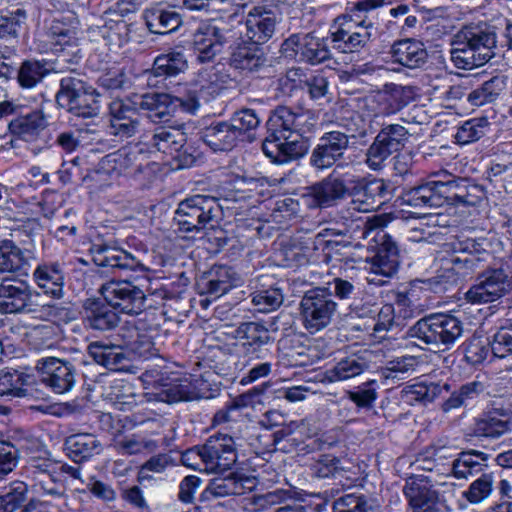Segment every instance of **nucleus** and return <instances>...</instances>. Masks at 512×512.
<instances>
[{
  "label": "nucleus",
  "mask_w": 512,
  "mask_h": 512,
  "mask_svg": "<svg viewBox=\"0 0 512 512\" xmlns=\"http://www.w3.org/2000/svg\"><path fill=\"white\" fill-rule=\"evenodd\" d=\"M280 22L278 13L256 5L248 11L244 21L234 14L202 22L192 35V49L200 63H209L240 39L259 46L267 43Z\"/></svg>",
  "instance_id": "1"
},
{
  "label": "nucleus",
  "mask_w": 512,
  "mask_h": 512,
  "mask_svg": "<svg viewBox=\"0 0 512 512\" xmlns=\"http://www.w3.org/2000/svg\"><path fill=\"white\" fill-rule=\"evenodd\" d=\"M314 125L311 111L277 106L267 121V136L262 142L263 153L277 164L302 158L310 148L304 134L310 132Z\"/></svg>",
  "instance_id": "2"
},
{
  "label": "nucleus",
  "mask_w": 512,
  "mask_h": 512,
  "mask_svg": "<svg viewBox=\"0 0 512 512\" xmlns=\"http://www.w3.org/2000/svg\"><path fill=\"white\" fill-rule=\"evenodd\" d=\"M481 186L466 178L443 174L441 179L429 180L411 188L404 194V201L414 208H437L445 203L475 206L483 198Z\"/></svg>",
  "instance_id": "3"
},
{
  "label": "nucleus",
  "mask_w": 512,
  "mask_h": 512,
  "mask_svg": "<svg viewBox=\"0 0 512 512\" xmlns=\"http://www.w3.org/2000/svg\"><path fill=\"white\" fill-rule=\"evenodd\" d=\"M497 28L486 22L463 26L451 39L450 57L458 69L471 70L496 55Z\"/></svg>",
  "instance_id": "4"
},
{
  "label": "nucleus",
  "mask_w": 512,
  "mask_h": 512,
  "mask_svg": "<svg viewBox=\"0 0 512 512\" xmlns=\"http://www.w3.org/2000/svg\"><path fill=\"white\" fill-rule=\"evenodd\" d=\"M463 334V323L456 316L433 313L419 319L408 328L406 337L429 351L449 350Z\"/></svg>",
  "instance_id": "5"
},
{
  "label": "nucleus",
  "mask_w": 512,
  "mask_h": 512,
  "mask_svg": "<svg viewBox=\"0 0 512 512\" xmlns=\"http://www.w3.org/2000/svg\"><path fill=\"white\" fill-rule=\"evenodd\" d=\"M222 218L223 209L218 198L196 194L179 202L173 221L179 232L195 236L215 227Z\"/></svg>",
  "instance_id": "6"
},
{
  "label": "nucleus",
  "mask_w": 512,
  "mask_h": 512,
  "mask_svg": "<svg viewBox=\"0 0 512 512\" xmlns=\"http://www.w3.org/2000/svg\"><path fill=\"white\" fill-rule=\"evenodd\" d=\"M350 121L351 123L346 125L347 132L334 130L324 133L318 139L309 158V163L314 169L323 171L331 168L336 162L344 158L351 138H365L367 136L361 115H352Z\"/></svg>",
  "instance_id": "7"
},
{
  "label": "nucleus",
  "mask_w": 512,
  "mask_h": 512,
  "mask_svg": "<svg viewBox=\"0 0 512 512\" xmlns=\"http://www.w3.org/2000/svg\"><path fill=\"white\" fill-rule=\"evenodd\" d=\"M99 96V92L85 82L79 73L70 70V73L60 80L56 102L77 117L95 118L101 109Z\"/></svg>",
  "instance_id": "8"
},
{
  "label": "nucleus",
  "mask_w": 512,
  "mask_h": 512,
  "mask_svg": "<svg viewBox=\"0 0 512 512\" xmlns=\"http://www.w3.org/2000/svg\"><path fill=\"white\" fill-rule=\"evenodd\" d=\"M378 35V27L373 21L368 19L356 20L350 15L337 16L330 30L332 46L341 53L366 51Z\"/></svg>",
  "instance_id": "9"
},
{
  "label": "nucleus",
  "mask_w": 512,
  "mask_h": 512,
  "mask_svg": "<svg viewBox=\"0 0 512 512\" xmlns=\"http://www.w3.org/2000/svg\"><path fill=\"white\" fill-rule=\"evenodd\" d=\"M487 244L484 238L455 239L442 246L437 259L440 263L449 264L462 281L486 261L489 256Z\"/></svg>",
  "instance_id": "10"
},
{
  "label": "nucleus",
  "mask_w": 512,
  "mask_h": 512,
  "mask_svg": "<svg viewBox=\"0 0 512 512\" xmlns=\"http://www.w3.org/2000/svg\"><path fill=\"white\" fill-rule=\"evenodd\" d=\"M245 442L242 425L237 431L232 430V434L218 433L209 437L198 449L204 470L209 473H222L231 469L237 462L238 449L243 447Z\"/></svg>",
  "instance_id": "11"
},
{
  "label": "nucleus",
  "mask_w": 512,
  "mask_h": 512,
  "mask_svg": "<svg viewBox=\"0 0 512 512\" xmlns=\"http://www.w3.org/2000/svg\"><path fill=\"white\" fill-rule=\"evenodd\" d=\"M337 312L338 304L327 287H316L306 291L300 301L302 323L311 334L328 327Z\"/></svg>",
  "instance_id": "12"
},
{
  "label": "nucleus",
  "mask_w": 512,
  "mask_h": 512,
  "mask_svg": "<svg viewBox=\"0 0 512 512\" xmlns=\"http://www.w3.org/2000/svg\"><path fill=\"white\" fill-rule=\"evenodd\" d=\"M280 53L286 59L309 65H319L332 58L327 38L315 32L291 34L282 42Z\"/></svg>",
  "instance_id": "13"
},
{
  "label": "nucleus",
  "mask_w": 512,
  "mask_h": 512,
  "mask_svg": "<svg viewBox=\"0 0 512 512\" xmlns=\"http://www.w3.org/2000/svg\"><path fill=\"white\" fill-rule=\"evenodd\" d=\"M408 130L400 124L383 125L365 153V164L373 171L384 168L386 161L401 151L409 139Z\"/></svg>",
  "instance_id": "14"
},
{
  "label": "nucleus",
  "mask_w": 512,
  "mask_h": 512,
  "mask_svg": "<svg viewBox=\"0 0 512 512\" xmlns=\"http://www.w3.org/2000/svg\"><path fill=\"white\" fill-rule=\"evenodd\" d=\"M348 174L342 175L335 170L321 181L306 187L302 200L307 207L330 208L345 199L350 193Z\"/></svg>",
  "instance_id": "15"
},
{
  "label": "nucleus",
  "mask_w": 512,
  "mask_h": 512,
  "mask_svg": "<svg viewBox=\"0 0 512 512\" xmlns=\"http://www.w3.org/2000/svg\"><path fill=\"white\" fill-rule=\"evenodd\" d=\"M99 291L112 308L122 313L139 314L146 308V294L142 285L131 280L108 281Z\"/></svg>",
  "instance_id": "16"
},
{
  "label": "nucleus",
  "mask_w": 512,
  "mask_h": 512,
  "mask_svg": "<svg viewBox=\"0 0 512 512\" xmlns=\"http://www.w3.org/2000/svg\"><path fill=\"white\" fill-rule=\"evenodd\" d=\"M40 293L19 278L6 277L0 282V312L4 314L33 313L37 311Z\"/></svg>",
  "instance_id": "17"
},
{
  "label": "nucleus",
  "mask_w": 512,
  "mask_h": 512,
  "mask_svg": "<svg viewBox=\"0 0 512 512\" xmlns=\"http://www.w3.org/2000/svg\"><path fill=\"white\" fill-rule=\"evenodd\" d=\"M512 282L503 268H488L481 272L475 283L465 293V299L471 304L492 303L505 296Z\"/></svg>",
  "instance_id": "18"
},
{
  "label": "nucleus",
  "mask_w": 512,
  "mask_h": 512,
  "mask_svg": "<svg viewBox=\"0 0 512 512\" xmlns=\"http://www.w3.org/2000/svg\"><path fill=\"white\" fill-rule=\"evenodd\" d=\"M41 382L53 392L63 394L76 384V368L72 362L57 357H43L36 363Z\"/></svg>",
  "instance_id": "19"
},
{
  "label": "nucleus",
  "mask_w": 512,
  "mask_h": 512,
  "mask_svg": "<svg viewBox=\"0 0 512 512\" xmlns=\"http://www.w3.org/2000/svg\"><path fill=\"white\" fill-rule=\"evenodd\" d=\"M351 208L359 212H370L390 199L389 185L382 179L365 182L363 179H350Z\"/></svg>",
  "instance_id": "20"
},
{
  "label": "nucleus",
  "mask_w": 512,
  "mask_h": 512,
  "mask_svg": "<svg viewBox=\"0 0 512 512\" xmlns=\"http://www.w3.org/2000/svg\"><path fill=\"white\" fill-rule=\"evenodd\" d=\"M93 262L100 267L120 271L149 272V268L135 255L107 244H93L90 248Z\"/></svg>",
  "instance_id": "21"
},
{
  "label": "nucleus",
  "mask_w": 512,
  "mask_h": 512,
  "mask_svg": "<svg viewBox=\"0 0 512 512\" xmlns=\"http://www.w3.org/2000/svg\"><path fill=\"white\" fill-rule=\"evenodd\" d=\"M403 494L412 512H441L438 492L426 476L409 477L403 487Z\"/></svg>",
  "instance_id": "22"
},
{
  "label": "nucleus",
  "mask_w": 512,
  "mask_h": 512,
  "mask_svg": "<svg viewBox=\"0 0 512 512\" xmlns=\"http://www.w3.org/2000/svg\"><path fill=\"white\" fill-rule=\"evenodd\" d=\"M256 484L255 477L238 472L231 473L226 477L214 478L200 494L199 501L208 503L230 495H242L246 491H252Z\"/></svg>",
  "instance_id": "23"
},
{
  "label": "nucleus",
  "mask_w": 512,
  "mask_h": 512,
  "mask_svg": "<svg viewBox=\"0 0 512 512\" xmlns=\"http://www.w3.org/2000/svg\"><path fill=\"white\" fill-rule=\"evenodd\" d=\"M138 101L115 99L109 104L111 134L121 138L135 135L140 126Z\"/></svg>",
  "instance_id": "24"
},
{
  "label": "nucleus",
  "mask_w": 512,
  "mask_h": 512,
  "mask_svg": "<svg viewBox=\"0 0 512 512\" xmlns=\"http://www.w3.org/2000/svg\"><path fill=\"white\" fill-rule=\"evenodd\" d=\"M106 301L88 298L83 302L81 319L86 330L108 332L114 330L120 317Z\"/></svg>",
  "instance_id": "25"
},
{
  "label": "nucleus",
  "mask_w": 512,
  "mask_h": 512,
  "mask_svg": "<svg viewBox=\"0 0 512 512\" xmlns=\"http://www.w3.org/2000/svg\"><path fill=\"white\" fill-rule=\"evenodd\" d=\"M238 352L249 358H260L265 346L273 342L269 330L258 322L241 323L235 330Z\"/></svg>",
  "instance_id": "26"
},
{
  "label": "nucleus",
  "mask_w": 512,
  "mask_h": 512,
  "mask_svg": "<svg viewBox=\"0 0 512 512\" xmlns=\"http://www.w3.org/2000/svg\"><path fill=\"white\" fill-rule=\"evenodd\" d=\"M34 491L47 497H64L66 492L65 476L54 463L43 462L32 467Z\"/></svg>",
  "instance_id": "27"
},
{
  "label": "nucleus",
  "mask_w": 512,
  "mask_h": 512,
  "mask_svg": "<svg viewBox=\"0 0 512 512\" xmlns=\"http://www.w3.org/2000/svg\"><path fill=\"white\" fill-rule=\"evenodd\" d=\"M186 68L187 60L183 52L171 50L160 54L155 58L151 70L146 71L147 84L151 87H160L168 77H175Z\"/></svg>",
  "instance_id": "28"
},
{
  "label": "nucleus",
  "mask_w": 512,
  "mask_h": 512,
  "mask_svg": "<svg viewBox=\"0 0 512 512\" xmlns=\"http://www.w3.org/2000/svg\"><path fill=\"white\" fill-rule=\"evenodd\" d=\"M118 336L121 338L123 349L128 355V362L131 358L147 360L158 355L152 337L141 332L134 325L121 327Z\"/></svg>",
  "instance_id": "29"
},
{
  "label": "nucleus",
  "mask_w": 512,
  "mask_h": 512,
  "mask_svg": "<svg viewBox=\"0 0 512 512\" xmlns=\"http://www.w3.org/2000/svg\"><path fill=\"white\" fill-rule=\"evenodd\" d=\"M36 286L46 296L60 299L64 295L65 273L63 266L58 262H43L32 273Z\"/></svg>",
  "instance_id": "30"
},
{
  "label": "nucleus",
  "mask_w": 512,
  "mask_h": 512,
  "mask_svg": "<svg viewBox=\"0 0 512 512\" xmlns=\"http://www.w3.org/2000/svg\"><path fill=\"white\" fill-rule=\"evenodd\" d=\"M375 238L377 250L372 261L375 272L384 276H392L400 264L399 248L392 237L384 231H378Z\"/></svg>",
  "instance_id": "31"
},
{
  "label": "nucleus",
  "mask_w": 512,
  "mask_h": 512,
  "mask_svg": "<svg viewBox=\"0 0 512 512\" xmlns=\"http://www.w3.org/2000/svg\"><path fill=\"white\" fill-rule=\"evenodd\" d=\"M239 44L231 53L229 65L236 70L244 73L258 72L267 66V55L263 48L256 44H251L245 39H241Z\"/></svg>",
  "instance_id": "32"
},
{
  "label": "nucleus",
  "mask_w": 512,
  "mask_h": 512,
  "mask_svg": "<svg viewBox=\"0 0 512 512\" xmlns=\"http://www.w3.org/2000/svg\"><path fill=\"white\" fill-rule=\"evenodd\" d=\"M87 353L93 361L107 369L121 371L128 368V355L120 345L94 341L88 344Z\"/></svg>",
  "instance_id": "33"
},
{
  "label": "nucleus",
  "mask_w": 512,
  "mask_h": 512,
  "mask_svg": "<svg viewBox=\"0 0 512 512\" xmlns=\"http://www.w3.org/2000/svg\"><path fill=\"white\" fill-rule=\"evenodd\" d=\"M50 43L60 53V59L75 63L80 58L76 32L60 22H54L48 29Z\"/></svg>",
  "instance_id": "34"
},
{
  "label": "nucleus",
  "mask_w": 512,
  "mask_h": 512,
  "mask_svg": "<svg viewBox=\"0 0 512 512\" xmlns=\"http://www.w3.org/2000/svg\"><path fill=\"white\" fill-rule=\"evenodd\" d=\"M143 17L149 31L155 34L173 32L182 24V17L178 12L161 4L146 8Z\"/></svg>",
  "instance_id": "35"
},
{
  "label": "nucleus",
  "mask_w": 512,
  "mask_h": 512,
  "mask_svg": "<svg viewBox=\"0 0 512 512\" xmlns=\"http://www.w3.org/2000/svg\"><path fill=\"white\" fill-rule=\"evenodd\" d=\"M391 54L394 62L409 69L423 66L428 58L427 50L421 41L403 39L393 44Z\"/></svg>",
  "instance_id": "36"
},
{
  "label": "nucleus",
  "mask_w": 512,
  "mask_h": 512,
  "mask_svg": "<svg viewBox=\"0 0 512 512\" xmlns=\"http://www.w3.org/2000/svg\"><path fill=\"white\" fill-rule=\"evenodd\" d=\"M138 106L147 111V117L154 123L165 122L175 112V100L168 93H146L139 97Z\"/></svg>",
  "instance_id": "37"
},
{
  "label": "nucleus",
  "mask_w": 512,
  "mask_h": 512,
  "mask_svg": "<svg viewBox=\"0 0 512 512\" xmlns=\"http://www.w3.org/2000/svg\"><path fill=\"white\" fill-rule=\"evenodd\" d=\"M62 68L52 65L45 60H24L17 70V82L23 89L36 87L51 72H63Z\"/></svg>",
  "instance_id": "38"
},
{
  "label": "nucleus",
  "mask_w": 512,
  "mask_h": 512,
  "mask_svg": "<svg viewBox=\"0 0 512 512\" xmlns=\"http://www.w3.org/2000/svg\"><path fill=\"white\" fill-rule=\"evenodd\" d=\"M186 133L180 126H159L153 130L149 146L167 155H174L184 147Z\"/></svg>",
  "instance_id": "39"
},
{
  "label": "nucleus",
  "mask_w": 512,
  "mask_h": 512,
  "mask_svg": "<svg viewBox=\"0 0 512 512\" xmlns=\"http://www.w3.org/2000/svg\"><path fill=\"white\" fill-rule=\"evenodd\" d=\"M201 139L214 151H230L240 140L229 121L206 127L201 132Z\"/></svg>",
  "instance_id": "40"
},
{
  "label": "nucleus",
  "mask_w": 512,
  "mask_h": 512,
  "mask_svg": "<svg viewBox=\"0 0 512 512\" xmlns=\"http://www.w3.org/2000/svg\"><path fill=\"white\" fill-rule=\"evenodd\" d=\"M47 126L44 113L41 110H32L12 119L9 131L25 141L34 140Z\"/></svg>",
  "instance_id": "41"
},
{
  "label": "nucleus",
  "mask_w": 512,
  "mask_h": 512,
  "mask_svg": "<svg viewBox=\"0 0 512 512\" xmlns=\"http://www.w3.org/2000/svg\"><path fill=\"white\" fill-rule=\"evenodd\" d=\"M487 459L488 455L478 450L462 451L452 462L451 474L456 479H468L486 468Z\"/></svg>",
  "instance_id": "42"
},
{
  "label": "nucleus",
  "mask_w": 512,
  "mask_h": 512,
  "mask_svg": "<svg viewBox=\"0 0 512 512\" xmlns=\"http://www.w3.org/2000/svg\"><path fill=\"white\" fill-rule=\"evenodd\" d=\"M29 267V258L25 251L12 240L6 239L0 242V273L27 275Z\"/></svg>",
  "instance_id": "43"
},
{
  "label": "nucleus",
  "mask_w": 512,
  "mask_h": 512,
  "mask_svg": "<svg viewBox=\"0 0 512 512\" xmlns=\"http://www.w3.org/2000/svg\"><path fill=\"white\" fill-rule=\"evenodd\" d=\"M512 424L506 414L491 411L477 419L473 432L477 437L498 439L511 431Z\"/></svg>",
  "instance_id": "44"
},
{
  "label": "nucleus",
  "mask_w": 512,
  "mask_h": 512,
  "mask_svg": "<svg viewBox=\"0 0 512 512\" xmlns=\"http://www.w3.org/2000/svg\"><path fill=\"white\" fill-rule=\"evenodd\" d=\"M101 444L95 435L89 433L73 434L65 440L67 455L76 463L88 460L100 451Z\"/></svg>",
  "instance_id": "45"
},
{
  "label": "nucleus",
  "mask_w": 512,
  "mask_h": 512,
  "mask_svg": "<svg viewBox=\"0 0 512 512\" xmlns=\"http://www.w3.org/2000/svg\"><path fill=\"white\" fill-rule=\"evenodd\" d=\"M32 383V376L22 370L4 368L0 370V396L22 398L28 394L27 386Z\"/></svg>",
  "instance_id": "46"
},
{
  "label": "nucleus",
  "mask_w": 512,
  "mask_h": 512,
  "mask_svg": "<svg viewBox=\"0 0 512 512\" xmlns=\"http://www.w3.org/2000/svg\"><path fill=\"white\" fill-rule=\"evenodd\" d=\"M413 90L409 86L387 84L378 94V103L384 115H392L400 111L412 100Z\"/></svg>",
  "instance_id": "47"
},
{
  "label": "nucleus",
  "mask_w": 512,
  "mask_h": 512,
  "mask_svg": "<svg viewBox=\"0 0 512 512\" xmlns=\"http://www.w3.org/2000/svg\"><path fill=\"white\" fill-rule=\"evenodd\" d=\"M370 368V362L363 356H349L338 361L325 371L328 382L345 381L354 378Z\"/></svg>",
  "instance_id": "48"
},
{
  "label": "nucleus",
  "mask_w": 512,
  "mask_h": 512,
  "mask_svg": "<svg viewBox=\"0 0 512 512\" xmlns=\"http://www.w3.org/2000/svg\"><path fill=\"white\" fill-rule=\"evenodd\" d=\"M28 488L24 482L16 481L0 493V512H15L22 508L27 498Z\"/></svg>",
  "instance_id": "49"
},
{
  "label": "nucleus",
  "mask_w": 512,
  "mask_h": 512,
  "mask_svg": "<svg viewBox=\"0 0 512 512\" xmlns=\"http://www.w3.org/2000/svg\"><path fill=\"white\" fill-rule=\"evenodd\" d=\"M439 392L440 388L438 384L430 383L427 385L425 383H417L403 388L401 398L409 405H414L418 402L428 403L432 402Z\"/></svg>",
  "instance_id": "50"
},
{
  "label": "nucleus",
  "mask_w": 512,
  "mask_h": 512,
  "mask_svg": "<svg viewBox=\"0 0 512 512\" xmlns=\"http://www.w3.org/2000/svg\"><path fill=\"white\" fill-rule=\"evenodd\" d=\"M494 477L491 473H483L474 480L462 496L471 504H479L490 497L493 492Z\"/></svg>",
  "instance_id": "51"
},
{
  "label": "nucleus",
  "mask_w": 512,
  "mask_h": 512,
  "mask_svg": "<svg viewBox=\"0 0 512 512\" xmlns=\"http://www.w3.org/2000/svg\"><path fill=\"white\" fill-rule=\"evenodd\" d=\"M252 303L260 312L274 311L281 306L284 300L282 290L278 287H269L252 293Z\"/></svg>",
  "instance_id": "52"
},
{
  "label": "nucleus",
  "mask_w": 512,
  "mask_h": 512,
  "mask_svg": "<svg viewBox=\"0 0 512 512\" xmlns=\"http://www.w3.org/2000/svg\"><path fill=\"white\" fill-rule=\"evenodd\" d=\"M484 391V386L479 381H472L463 384L457 391H454L443 404L445 411L458 408L467 400L475 399Z\"/></svg>",
  "instance_id": "53"
},
{
  "label": "nucleus",
  "mask_w": 512,
  "mask_h": 512,
  "mask_svg": "<svg viewBox=\"0 0 512 512\" xmlns=\"http://www.w3.org/2000/svg\"><path fill=\"white\" fill-rule=\"evenodd\" d=\"M240 417V404L238 402H234L231 405L218 410L213 417L212 423L213 425L229 424L228 434H232V430L237 431L239 426L242 425L245 437L247 438L248 425L245 421L239 420Z\"/></svg>",
  "instance_id": "54"
},
{
  "label": "nucleus",
  "mask_w": 512,
  "mask_h": 512,
  "mask_svg": "<svg viewBox=\"0 0 512 512\" xmlns=\"http://www.w3.org/2000/svg\"><path fill=\"white\" fill-rule=\"evenodd\" d=\"M27 12L23 8H17L8 12L0 20V35L17 37L26 29Z\"/></svg>",
  "instance_id": "55"
},
{
  "label": "nucleus",
  "mask_w": 512,
  "mask_h": 512,
  "mask_svg": "<svg viewBox=\"0 0 512 512\" xmlns=\"http://www.w3.org/2000/svg\"><path fill=\"white\" fill-rule=\"evenodd\" d=\"M98 84L102 89L112 94L128 89L131 86V81L123 69L113 68L101 74L98 78Z\"/></svg>",
  "instance_id": "56"
},
{
  "label": "nucleus",
  "mask_w": 512,
  "mask_h": 512,
  "mask_svg": "<svg viewBox=\"0 0 512 512\" xmlns=\"http://www.w3.org/2000/svg\"><path fill=\"white\" fill-rule=\"evenodd\" d=\"M489 344L495 357H512V323L501 326Z\"/></svg>",
  "instance_id": "57"
},
{
  "label": "nucleus",
  "mask_w": 512,
  "mask_h": 512,
  "mask_svg": "<svg viewBox=\"0 0 512 512\" xmlns=\"http://www.w3.org/2000/svg\"><path fill=\"white\" fill-rule=\"evenodd\" d=\"M229 123L235 130L238 137L241 138L246 133L255 130L260 124V119L254 110L244 108L236 111L230 118Z\"/></svg>",
  "instance_id": "58"
},
{
  "label": "nucleus",
  "mask_w": 512,
  "mask_h": 512,
  "mask_svg": "<svg viewBox=\"0 0 512 512\" xmlns=\"http://www.w3.org/2000/svg\"><path fill=\"white\" fill-rule=\"evenodd\" d=\"M377 381L370 380L358 386L355 391H348V398L359 408L370 409L378 397Z\"/></svg>",
  "instance_id": "59"
},
{
  "label": "nucleus",
  "mask_w": 512,
  "mask_h": 512,
  "mask_svg": "<svg viewBox=\"0 0 512 512\" xmlns=\"http://www.w3.org/2000/svg\"><path fill=\"white\" fill-rule=\"evenodd\" d=\"M428 282L435 292H446L452 287L457 286L459 282H461V279L456 272L452 270L449 264L441 263L436 274L431 277Z\"/></svg>",
  "instance_id": "60"
},
{
  "label": "nucleus",
  "mask_w": 512,
  "mask_h": 512,
  "mask_svg": "<svg viewBox=\"0 0 512 512\" xmlns=\"http://www.w3.org/2000/svg\"><path fill=\"white\" fill-rule=\"evenodd\" d=\"M165 392L169 402L189 401L197 397L195 387L187 377L174 379Z\"/></svg>",
  "instance_id": "61"
},
{
  "label": "nucleus",
  "mask_w": 512,
  "mask_h": 512,
  "mask_svg": "<svg viewBox=\"0 0 512 512\" xmlns=\"http://www.w3.org/2000/svg\"><path fill=\"white\" fill-rule=\"evenodd\" d=\"M290 497V493L284 489H276L265 494L254 495L249 502L251 512H261L274 505L284 502Z\"/></svg>",
  "instance_id": "62"
},
{
  "label": "nucleus",
  "mask_w": 512,
  "mask_h": 512,
  "mask_svg": "<svg viewBox=\"0 0 512 512\" xmlns=\"http://www.w3.org/2000/svg\"><path fill=\"white\" fill-rule=\"evenodd\" d=\"M371 509L364 495L346 494L333 503V512H371Z\"/></svg>",
  "instance_id": "63"
},
{
  "label": "nucleus",
  "mask_w": 512,
  "mask_h": 512,
  "mask_svg": "<svg viewBox=\"0 0 512 512\" xmlns=\"http://www.w3.org/2000/svg\"><path fill=\"white\" fill-rule=\"evenodd\" d=\"M487 122L483 119H470L459 127L455 138L460 144H468L479 140L485 135Z\"/></svg>",
  "instance_id": "64"
}]
</instances>
